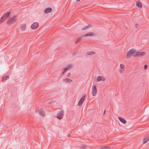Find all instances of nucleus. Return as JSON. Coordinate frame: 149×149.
<instances>
[{
	"label": "nucleus",
	"instance_id": "nucleus-4",
	"mask_svg": "<svg viewBox=\"0 0 149 149\" xmlns=\"http://www.w3.org/2000/svg\"><path fill=\"white\" fill-rule=\"evenodd\" d=\"M97 92V90L95 85L93 86L92 90V94L93 96H95L96 95Z\"/></svg>",
	"mask_w": 149,
	"mask_h": 149
},
{
	"label": "nucleus",
	"instance_id": "nucleus-1",
	"mask_svg": "<svg viewBox=\"0 0 149 149\" xmlns=\"http://www.w3.org/2000/svg\"><path fill=\"white\" fill-rule=\"evenodd\" d=\"M132 55L134 56H142L145 54V52H136L134 50H131Z\"/></svg>",
	"mask_w": 149,
	"mask_h": 149
},
{
	"label": "nucleus",
	"instance_id": "nucleus-19",
	"mask_svg": "<svg viewBox=\"0 0 149 149\" xmlns=\"http://www.w3.org/2000/svg\"><path fill=\"white\" fill-rule=\"evenodd\" d=\"M39 113L42 116H44L45 115V113L42 110H40L39 111Z\"/></svg>",
	"mask_w": 149,
	"mask_h": 149
},
{
	"label": "nucleus",
	"instance_id": "nucleus-7",
	"mask_svg": "<svg viewBox=\"0 0 149 149\" xmlns=\"http://www.w3.org/2000/svg\"><path fill=\"white\" fill-rule=\"evenodd\" d=\"M52 9L51 8H46L44 11V12L45 14H47L50 13L52 12Z\"/></svg>",
	"mask_w": 149,
	"mask_h": 149
},
{
	"label": "nucleus",
	"instance_id": "nucleus-28",
	"mask_svg": "<svg viewBox=\"0 0 149 149\" xmlns=\"http://www.w3.org/2000/svg\"><path fill=\"white\" fill-rule=\"evenodd\" d=\"M86 36H87V33L86 34H84L82 36V37H86Z\"/></svg>",
	"mask_w": 149,
	"mask_h": 149
},
{
	"label": "nucleus",
	"instance_id": "nucleus-30",
	"mask_svg": "<svg viewBox=\"0 0 149 149\" xmlns=\"http://www.w3.org/2000/svg\"><path fill=\"white\" fill-rule=\"evenodd\" d=\"M120 73H122L123 72V70H120Z\"/></svg>",
	"mask_w": 149,
	"mask_h": 149
},
{
	"label": "nucleus",
	"instance_id": "nucleus-23",
	"mask_svg": "<svg viewBox=\"0 0 149 149\" xmlns=\"http://www.w3.org/2000/svg\"><path fill=\"white\" fill-rule=\"evenodd\" d=\"M120 68H121L122 69H123L125 68V66L124 65L122 64H120Z\"/></svg>",
	"mask_w": 149,
	"mask_h": 149
},
{
	"label": "nucleus",
	"instance_id": "nucleus-22",
	"mask_svg": "<svg viewBox=\"0 0 149 149\" xmlns=\"http://www.w3.org/2000/svg\"><path fill=\"white\" fill-rule=\"evenodd\" d=\"M89 28V26H86L84 28H82V30H84L87 29Z\"/></svg>",
	"mask_w": 149,
	"mask_h": 149
},
{
	"label": "nucleus",
	"instance_id": "nucleus-15",
	"mask_svg": "<svg viewBox=\"0 0 149 149\" xmlns=\"http://www.w3.org/2000/svg\"><path fill=\"white\" fill-rule=\"evenodd\" d=\"M136 6L140 9H141L142 7L141 3L139 2H136Z\"/></svg>",
	"mask_w": 149,
	"mask_h": 149
},
{
	"label": "nucleus",
	"instance_id": "nucleus-6",
	"mask_svg": "<svg viewBox=\"0 0 149 149\" xmlns=\"http://www.w3.org/2000/svg\"><path fill=\"white\" fill-rule=\"evenodd\" d=\"M38 24L37 22H34L31 26V28L33 29H36L38 26Z\"/></svg>",
	"mask_w": 149,
	"mask_h": 149
},
{
	"label": "nucleus",
	"instance_id": "nucleus-13",
	"mask_svg": "<svg viewBox=\"0 0 149 149\" xmlns=\"http://www.w3.org/2000/svg\"><path fill=\"white\" fill-rule=\"evenodd\" d=\"M9 77L8 76H5V77H2V82H3L5 81L7 79H8L9 78Z\"/></svg>",
	"mask_w": 149,
	"mask_h": 149
},
{
	"label": "nucleus",
	"instance_id": "nucleus-34",
	"mask_svg": "<svg viewBox=\"0 0 149 149\" xmlns=\"http://www.w3.org/2000/svg\"><path fill=\"white\" fill-rule=\"evenodd\" d=\"M105 112H106V110H105H105H104V113H103V114H104H104H105Z\"/></svg>",
	"mask_w": 149,
	"mask_h": 149
},
{
	"label": "nucleus",
	"instance_id": "nucleus-14",
	"mask_svg": "<svg viewBox=\"0 0 149 149\" xmlns=\"http://www.w3.org/2000/svg\"><path fill=\"white\" fill-rule=\"evenodd\" d=\"M65 67H64L63 69V70H68V69H69L71 67V65H68L66 66Z\"/></svg>",
	"mask_w": 149,
	"mask_h": 149
},
{
	"label": "nucleus",
	"instance_id": "nucleus-12",
	"mask_svg": "<svg viewBox=\"0 0 149 149\" xmlns=\"http://www.w3.org/2000/svg\"><path fill=\"white\" fill-rule=\"evenodd\" d=\"M26 28V24H23L21 25V30L22 31H24Z\"/></svg>",
	"mask_w": 149,
	"mask_h": 149
},
{
	"label": "nucleus",
	"instance_id": "nucleus-31",
	"mask_svg": "<svg viewBox=\"0 0 149 149\" xmlns=\"http://www.w3.org/2000/svg\"><path fill=\"white\" fill-rule=\"evenodd\" d=\"M147 65H144V68L145 69H146L147 68Z\"/></svg>",
	"mask_w": 149,
	"mask_h": 149
},
{
	"label": "nucleus",
	"instance_id": "nucleus-20",
	"mask_svg": "<svg viewBox=\"0 0 149 149\" xmlns=\"http://www.w3.org/2000/svg\"><path fill=\"white\" fill-rule=\"evenodd\" d=\"M100 149H110V147L109 146H105L101 148Z\"/></svg>",
	"mask_w": 149,
	"mask_h": 149
},
{
	"label": "nucleus",
	"instance_id": "nucleus-11",
	"mask_svg": "<svg viewBox=\"0 0 149 149\" xmlns=\"http://www.w3.org/2000/svg\"><path fill=\"white\" fill-rule=\"evenodd\" d=\"M132 51L131 50L129 51V52L127 53V58H129L131 57L132 55Z\"/></svg>",
	"mask_w": 149,
	"mask_h": 149
},
{
	"label": "nucleus",
	"instance_id": "nucleus-5",
	"mask_svg": "<svg viewBox=\"0 0 149 149\" xmlns=\"http://www.w3.org/2000/svg\"><path fill=\"white\" fill-rule=\"evenodd\" d=\"M86 97V95L85 94L79 100L78 104V105L79 106H81L82 104L84 102V100H85Z\"/></svg>",
	"mask_w": 149,
	"mask_h": 149
},
{
	"label": "nucleus",
	"instance_id": "nucleus-16",
	"mask_svg": "<svg viewBox=\"0 0 149 149\" xmlns=\"http://www.w3.org/2000/svg\"><path fill=\"white\" fill-rule=\"evenodd\" d=\"M64 81L67 83H70L72 81V80L71 79L68 78L65 79H64Z\"/></svg>",
	"mask_w": 149,
	"mask_h": 149
},
{
	"label": "nucleus",
	"instance_id": "nucleus-37",
	"mask_svg": "<svg viewBox=\"0 0 149 149\" xmlns=\"http://www.w3.org/2000/svg\"><path fill=\"white\" fill-rule=\"evenodd\" d=\"M68 136H69V135H68Z\"/></svg>",
	"mask_w": 149,
	"mask_h": 149
},
{
	"label": "nucleus",
	"instance_id": "nucleus-10",
	"mask_svg": "<svg viewBox=\"0 0 149 149\" xmlns=\"http://www.w3.org/2000/svg\"><path fill=\"white\" fill-rule=\"evenodd\" d=\"M149 140V136H147L143 140V143L145 144L147 143Z\"/></svg>",
	"mask_w": 149,
	"mask_h": 149
},
{
	"label": "nucleus",
	"instance_id": "nucleus-21",
	"mask_svg": "<svg viewBox=\"0 0 149 149\" xmlns=\"http://www.w3.org/2000/svg\"><path fill=\"white\" fill-rule=\"evenodd\" d=\"M87 36H92L93 35V34L92 32H88L87 33Z\"/></svg>",
	"mask_w": 149,
	"mask_h": 149
},
{
	"label": "nucleus",
	"instance_id": "nucleus-24",
	"mask_svg": "<svg viewBox=\"0 0 149 149\" xmlns=\"http://www.w3.org/2000/svg\"><path fill=\"white\" fill-rule=\"evenodd\" d=\"M4 20H5V19H4L3 18H2V17H1V18L0 19V24L1 23L3 22Z\"/></svg>",
	"mask_w": 149,
	"mask_h": 149
},
{
	"label": "nucleus",
	"instance_id": "nucleus-32",
	"mask_svg": "<svg viewBox=\"0 0 149 149\" xmlns=\"http://www.w3.org/2000/svg\"><path fill=\"white\" fill-rule=\"evenodd\" d=\"M65 72V71H63L62 72V75H63L64 74V73Z\"/></svg>",
	"mask_w": 149,
	"mask_h": 149
},
{
	"label": "nucleus",
	"instance_id": "nucleus-18",
	"mask_svg": "<svg viewBox=\"0 0 149 149\" xmlns=\"http://www.w3.org/2000/svg\"><path fill=\"white\" fill-rule=\"evenodd\" d=\"M88 55H92L94 54L95 53L94 51H90L87 52Z\"/></svg>",
	"mask_w": 149,
	"mask_h": 149
},
{
	"label": "nucleus",
	"instance_id": "nucleus-25",
	"mask_svg": "<svg viewBox=\"0 0 149 149\" xmlns=\"http://www.w3.org/2000/svg\"><path fill=\"white\" fill-rule=\"evenodd\" d=\"M101 77L100 76H99L97 78V80L98 81H101Z\"/></svg>",
	"mask_w": 149,
	"mask_h": 149
},
{
	"label": "nucleus",
	"instance_id": "nucleus-3",
	"mask_svg": "<svg viewBox=\"0 0 149 149\" xmlns=\"http://www.w3.org/2000/svg\"><path fill=\"white\" fill-rule=\"evenodd\" d=\"M63 116V111L61 110L57 114L56 117L58 119L61 120Z\"/></svg>",
	"mask_w": 149,
	"mask_h": 149
},
{
	"label": "nucleus",
	"instance_id": "nucleus-2",
	"mask_svg": "<svg viewBox=\"0 0 149 149\" xmlns=\"http://www.w3.org/2000/svg\"><path fill=\"white\" fill-rule=\"evenodd\" d=\"M15 16H12L7 21V24L8 25L14 23L15 21Z\"/></svg>",
	"mask_w": 149,
	"mask_h": 149
},
{
	"label": "nucleus",
	"instance_id": "nucleus-33",
	"mask_svg": "<svg viewBox=\"0 0 149 149\" xmlns=\"http://www.w3.org/2000/svg\"><path fill=\"white\" fill-rule=\"evenodd\" d=\"M86 148V146H83V148H84V149H85V148Z\"/></svg>",
	"mask_w": 149,
	"mask_h": 149
},
{
	"label": "nucleus",
	"instance_id": "nucleus-35",
	"mask_svg": "<svg viewBox=\"0 0 149 149\" xmlns=\"http://www.w3.org/2000/svg\"><path fill=\"white\" fill-rule=\"evenodd\" d=\"M80 1V0H77V2H78V1Z\"/></svg>",
	"mask_w": 149,
	"mask_h": 149
},
{
	"label": "nucleus",
	"instance_id": "nucleus-9",
	"mask_svg": "<svg viewBox=\"0 0 149 149\" xmlns=\"http://www.w3.org/2000/svg\"><path fill=\"white\" fill-rule=\"evenodd\" d=\"M10 14V12H8L4 14L3 16L2 17V19L3 18L4 19H5L6 18L8 17Z\"/></svg>",
	"mask_w": 149,
	"mask_h": 149
},
{
	"label": "nucleus",
	"instance_id": "nucleus-8",
	"mask_svg": "<svg viewBox=\"0 0 149 149\" xmlns=\"http://www.w3.org/2000/svg\"><path fill=\"white\" fill-rule=\"evenodd\" d=\"M118 118L119 120L123 124H125L126 123V120L123 118L120 117H118Z\"/></svg>",
	"mask_w": 149,
	"mask_h": 149
},
{
	"label": "nucleus",
	"instance_id": "nucleus-26",
	"mask_svg": "<svg viewBox=\"0 0 149 149\" xmlns=\"http://www.w3.org/2000/svg\"><path fill=\"white\" fill-rule=\"evenodd\" d=\"M134 26L136 29L138 28L139 25L137 24H135L134 25Z\"/></svg>",
	"mask_w": 149,
	"mask_h": 149
},
{
	"label": "nucleus",
	"instance_id": "nucleus-17",
	"mask_svg": "<svg viewBox=\"0 0 149 149\" xmlns=\"http://www.w3.org/2000/svg\"><path fill=\"white\" fill-rule=\"evenodd\" d=\"M82 37L81 36L78 38L75 41V43H77L78 42H79V41H80V40H81L82 39Z\"/></svg>",
	"mask_w": 149,
	"mask_h": 149
},
{
	"label": "nucleus",
	"instance_id": "nucleus-29",
	"mask_svg": "<svg viewBox=\"0 0 149 149\" xmlns=\"http://www.w3.org/2000/svg\"><path fill=\"white\" fill-rule=\"evenodd\" d=\"M70 73L69 72L67 74V77H69L70 75Z\"/></svg>",
	"mask_w": 149,
	"mask_h": 149
},
{
	"label": "nucleus",
	"instance_id": "nucleus-36",
	"mask_svg": "<svg viewBox=\"0 0 149 149\" xmlns=\"http://www.w3.org/2000/svg\"><path fill=\"white\" fill-rule=\"evenodd\" d=\"M49 103L50 104L51 103L49 102Z\"/></svg>",
	"mask_w": 149,
	"mask_h": 149
},
{
	"label": "nucleus",
	"instance_id": "nucleus-27",
	"mask_svg": "<svg viewBox=\"0 0 149 149\" xmlns=\"http://www.w3.org/2000/svg\"><path fill=\"white\" fill-rule=\"evenodd\" d=\"M101 80L102 81H105V79L104 77H101Z\"/></svg>",
	"mask_w": 149,
	"mask_h": 149
}]
</instances>
